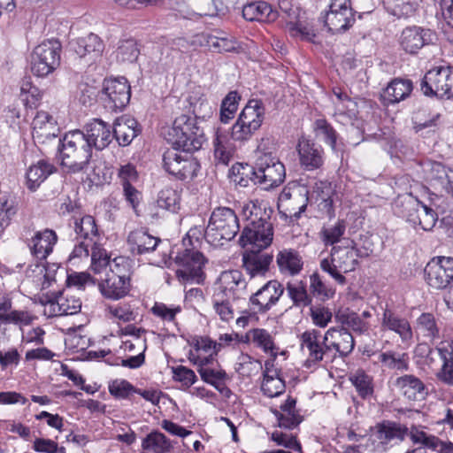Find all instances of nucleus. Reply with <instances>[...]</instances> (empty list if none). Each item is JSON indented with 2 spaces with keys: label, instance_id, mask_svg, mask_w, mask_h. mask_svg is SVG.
<instances>
[{
  "label": "nucleus",
  "instance_id": "1",
  "mask_svg": "<svg viewBox=\"0 0 453 453\" xmlns=\"http://www.w3.org/2000/svg\"><path fill=\"white\" fill-rule=\"evenodd\" d=\"M271 207L250 201L242 207L244 227L239 238L242 252V267L250 279L265 277L270 270L273 256L263 250L273 239V223Z\"/></svg>",
  "mask_w": 453,
  "mask_h": 453
},
{
  "label": "nucleus",
  "instance_id": "2",
  "mask_svg": "<svg viewBox=\"0 0 453 453\" xmlns=\"http://www.w3.org/2000/svg\"><path fill=\"white\" fill-rule=\"evenodd\" d=\"M56 142V156L67 172L76 173L87 168L92 157V150L83 131H69Z\"/></svg>",
  "mask_w": 453,
  "mask_h": 453
},
{
  "label": "nucleus",
  "instance_id": "3",
  "mask_svg": "<svg viewBox=\"0 0 453 453\" xmlns=\"http://www.w3.org/2000/svg\"><path fill=\"white\" fill-rule=\"evenodd\" d=\"M165 137L168 142L180 148L184 152L200 150L206 141L203 128L187 114H181L174 119L172 127L168 128L165 134Z\"/></svg>",
  "mask_w": 453,
  "mask_h": 453
},
{
  "label": "nucleus",
  "instance_id": "4",
  "mask_svg": "<svg viewBox=\"0 0 453 453\" xmlns=\"http://www.w3.org/2000/svg\"><path fill=\"white\" fill-rule=\"evenodd\" d=\"M240 230L235 211L228 207L215 208L205 228V239L214 246L223 245V241L233 240Z\"/></svg>",
  "mask_w": 453,
  "mask_h": 453
},
{
  "label": "nucleus",
  "instance_id": "5",
  "mask_svg": "<svg viewBox=\"0 0 453 453\" xmlns=\"http://www.w3.org/2000/svg\"><path fill=\"white\" fill-rule=\"evenodd\" d=\"M395 213L405 219L415 228L419 226L425 231L433 229L438 219L434 209L411 195L398 197L395 203Z\"/></svg>",
  "mask_w": 453,
  "mask_h": 453
},
{
  "label": "nucleus",
  "instance_id": "6",
  "mask_svg": "<svg viewBox=\"0 0 453 453\" xmlns=\"http://www.w3.org/2000/svg\"><path fill=\"white\" fill-rule=\"evenodd\" d=\"M62 44L58 39H47L35 46L30 56V69L37 77H47L61 62Z\"/></svg>",
  "mask_w": 453,
  "mask_h": 453
},
{
  "label": "nucleus",
  "instance_id": "7",
  "mask_svg": "<svg viewBox=\"0 0 453 453\" xmlns=\"http://www.w3.org/2000/svg\"><path fill=\"white\" fill-rule=\"evenodd\" d=\"M175 263L179 268L175 274L180 282L183 284H202L205 279L203 267L207 258L196 247H185L182 251L177 253Z\"/></svg>",
  "mask_w": 453,
  "mask_h": 453
},
{
  "label": "nucleus",
  "instance_id": "8",
  "mask_svg": "<svg viewBox=\"0 0 453 453\" xmlns=\"http://www.w3.org/2000/svg\"><path fill=\"white\" fill-rule=\"evenodd\" d=\"M255 183L269 190L280 186L286 178L284 165L273 153L260 155L253 168Z\"/></svg>",
  "mask_w": 453,
  "mask_h": 453
},
{
  "label": "nucleus",
  "instance_id": "9",
  "mask_svg": "<svg viewBox=\"0 0 453 453\" xmlns=\"http://www.w3.org/2000/svg\"><path fill=\"white\" fill-rule=\"evenodd\" d=\"M420 90L429 97H453V70L449 66L435 67L426 73L420 81Z\"/></svg>",
  "mask_w": 453,
  "mask_h": 453
},
{
  "label": "nucleus",
  "instance_id": "10",
  "mask_svg": "<svg viewBox=\"0 0 453 453\" xmlns=\"http://www.w3.org/2000/svg\"><path fill=\"white\" fill-rule=\"evenodd\" d=\"M180 148L173 147L163 154V167L177 180H193L200 169L199 163L191 156L183 155Z\"/></svg>",
  "mask_w": 453,
  "mask_h": 453
},
{
  "label": "nucleus",
  "instance_id": "11",
  "mask_svg": "<svg viewBox=\"0 0 453 453\" xmlns=\"http://www.w3.org/2000/svg\"><path fill=\"white\" fill-rule=\"evenodd\" d=\"M350 0H331L329 10L320 19L333 34L347 31L356 21Z\"/></svg>",
  "mask_w": 453,
  "mask_h": 453
},
{
  "label": "nucleus",
  "instance_id": "12",
  "mask_svg": "<svg viewBox=\"0 0 453 453\" xmlns=\"http://www.w3.org/2000/svg\"><path fill=\"white\" fill-rule=\"evenodd\" d=\"M425 280L433 288L442 290L453 285V257H434L424 269Z\"/></svg>",
  "mask_w": 453,
  "mask_h": 453
},
{
  "label": "nucleus",
  "instance_id": "13",
  "mask_svg": "<svg viewBox=\"0 0 453 453\" xmlns=\"http://www.w3.org/2000/svg\"><path fill=\"white\" fill-rule=\"evenodd\" d=\"M309 202V190L306 187L294 185L283 188L278 198V209L286 218L299 219L306 210Z\"/></svg>",
  "mask_w": 453,
  "mask_h": 453
},
{
  "label": "nucleus",
  "instance_id": "14",
  "mask_svg": "<svg viewBox=\"0 0 453 453\" xmlns=\"http://www.w3.org/2000/svg\"><path fill=\"white\" fill-rule=\"evenodd\" d=\"M300 346L303 352L307 353L305 364L307 366L317 365L322 361L331 362L334 355L326 349L324 336L317 329L307 330L300 336Z\"/></svg>",
  "mask_w": 453,
  "mask_h": 453
},
{
  "label": "nucleus",
  "instance_id": "15",
  "mask_svg": "<svg viewBox=\"0 0 453 453\" xmlns=\"http://www.w3.org/2000/svg\"><path fill=\"white\" fill-rule=\"evenodd\" d=\"M102 99L104 106L111 111H121L129 103L131 87L125 77L104 80Z\"/></svg>",
  "mask_w": 453,
  "mask_h": 453
},
{
  "label": "nucleus",
  "instance_id": "16",
  "mask_svg": "<svg viewBox=\"0 0 453 453\" xmlns=\"http://www.w3.org/2000/svg\"><path fill=\"white\" fill-rule=\"evenodd\" d=\"M284 291L285 288L279 280H268L250 296L249 300L250 309L255 313H266L279 302Z\"/></svg>",
  "mask_w": 453,
  "mask_h": 453
},
{
  "label": "nucleus",
  "instance_id": "17",
  "mask_svg": "<svg viewBox=\"0 0 453 453\" xmlns=\"http://www.w3.org/2000/svg\"><path fill=\"white\" fill-rule=\"evenodd\" d=\"M32 136L35 143L39 145H52L56 147L60 136V128L57 120L47 111H38L32 122Z\"/></svg>",
  "mask_w": 453,
  "mask_h": 453
},
{
  "label": "nucleus",
  "instance_id": "18",
  "mask_svg": "<svg viewBox=\"0 0 453 453\" xmlns=\"http://www.w3.org/2000/svg\"><path fill=\"white\" fill-rule=\"evenodd\" d=\"M436 35L434 31L421 27H405L399 37L401 48L409 54H416L424 46L433 43Z\"/></svg>",
  "mask_w": 453,
  "mask_h": 453
},
{
  "label": "nucleus",
  "instance_id": "19",
  "mask_svg": "<svg viewBox=\"0 0 453 453\" xmlns=\"http://www.w3.org/2000/svg\"><path fill=\"white\" fill-rule=\"evenodd\" d=\"M299 164L301 167L308 172L320 169L325 162L323 148L314 142L302 137L296 145Z\"/></svg>",
  "mask_w": 453,
  "mask_h": 453
},
{
  "label": "nucleus",
  "instance_id": "20",
  "mask_svg": "<svg viewBox=\"0 0 453 453\" xmlns=\"http://www.w3.org/2000/svg\"><path fill=\"white\" fill-rule=\"evenodd\" d=\"M324 341L334 359L337 354L347 357L355 347L353 335L344 326L329 328L324 334Z\"/></svg>",
  "mask_w": 453,
  "mask_h": 453
},
{
  "label": "nucleus",
  "instance_id": "21",
  "mask_svg": "<svg viewBox=\"0 0 453 453\" xmlns=\"http://www.w3.org/2000/svg\"><path fill=\"white\" fill-rule=\"evenodd\" d=\"M72 50L81 58L96 62L102 58L105 49L103 39L94 33L78 37L71 42Z\"/></svg>",
  "mask_w": 453,
  "mask_h": 453
},
{
  "label": "nucleus",
  "instance_id": "22",
  "mask_svg": "<svg viewBox=\"0 0 453 453\" xmlns=\"http://www.w3.org/2000/svg\"><path fill=\"white\" fill-rule=\"evenodd\" d=\"M84 135L90 143V149L102 150L112 141L113 134L111 126L99 119H94L84 127Z\"/></svg>",
  "mask_w": 453,
  "mask_h": 453
},
{
  "label": "nucleus",
  "instance_id": "23",
  "mask_svg": "<svg viewBox=\"0 0 453 453\" xmlns=\"http://www.w3.org/2000/svg\"><path fill=\"white\" fill-rule=\"evenodd\" d=\"M46 305H49L50 316L73 315L81 309V301L80 298L58 291L52 293L48 297Z\"/></svg>",
  "mask_w": 453,
  "mask_h": 453
},
{
  "label": "nucleus",
  "instance_id": "24",
  "mask_svg": "<svg viewBox=\"0 0 453 453\" xmlns=\"http://www.w3.org/2000/svg\"><path fill=\"white\" fill-rule=\"evenodd\" d=\"M161 239L150 234L143 228L131 231L127 236V245L132 255H147L156 250Z\"/></svg>",
  "mask_w": 453,
  "mask_h": 453
},
{
  "label": "nucleus",
  "instance_id": "25",
  "mask_svg": "<svg viewBox=\"0 0 453 453\" xmlns=\"http://www.w3.org/2000/svg\"><path fill=\"white\" fill-rule=\"evenodd\" d=\"M247 287L242 273L238 270L223 272L219 277V285L215 293L226 294V297L234 300L241 298Z\"/></svg>",
  "mask_w": 453,
  "mask_h": 453
},
{
  "label": "nucleus",
  "instance_id": "26",
  "mask_svg": "<svg viewBox=\"0 0 453 453\" xmlns=\"http://www.w3.org/2000/svg\"><path fill=\"white\" fill-rule=\"evenodd\" d=\"M374 435L379 441L378 448L386 450L391 441L404 440L408 435V427L398 422L383 420L375 426Z\"/></svg>",
  "mask_w": 453,
  "mask_h": 453
},
{
  "label": "nucleus",
  "instance_id": "27",
  "mask_svg": "<svg viewBox=\"0 0 453 453\" xmlns=\"http://www.w3.org/2000/svg\"><path fill=\"white\" fill-rule=\"evenodd\" d=\"M394 387L405 398L411 401L425 399L427 390L424 382L412 374L398 377L394 381Z\"/></svg>",
  "mask_w": 453,
  "mask_h": 453
},
{
  "label": "nucleus",
  "instance_id": "28",
  "mask_svg": "<svg viewBox=\"0 0 453 453\" xmlns=\"http://www.w3.org/2000/svg\"><path fill=\"white\" fill-rule=\"evenodd\" d=\"M278 421V426L284 429L292 430L303 421L299 411L296 409V399L288 396L280 410L271 409Z\"/></svg>",
  "mask_w": 453,
  "mask_h": 453
},
{
  "label": "nucleus",
  "instance_id": "29",
  "mask_svg": "<svg viewBox=\"0 0 453 453\" xmlns=\"http://www.w3.org/2000/svg\"><path fill=\"white\" fill-rule=\"evenodd\" d=\"M141 133L138 122L128 116L118 118L114 122L113 136L120 146H127Z\"/></svg>",
  "mask_w": 453,
  "mask_h": 453
},
{
  "label": "nucleus",
  "instance_id": "30",
  "mask_svg": "<svg viewBox=\"0 0 453 453\" xmlns=\"http://www.w3.org/2000/svg\"><path fill=\"white\" fill-rule=\"evenodd\" d=\"M381 328L395 332L403 342L410 341L412 338V329L409 321L389 309H386L382 314Z\"/></svg>",
  "mask_w": 453,
  "mask_h": 453
},
{
  "label": "nucleus",
  "instance_id": "31",
  "mask_svg": "<svg viewBox=\"0 0 453 453\" xmlns=\"http://www.w3.org/2000/svg\"><path fill=\"white\" fill-rule=\"evenodd\" d=\"M98 288L104 297L119 300L128 295L131 283L105 273L104 278L98 283Z\"/></svg>",
  "mask_w": 453,
  "mask_h": 453
},
{
  "label": "nucleus",
  "instance_id": "32",
  "mask_svg": "<svg viewBox=\"0 0 453 453\" xmlns=\"http://www.w3.org/2000/svg\"><path fill=\"white\" fill-rule=\"evenodd\" d=\"M276 263L282 274L295 276L300 273L303 261L299 252L293 249H284L276 256Z\"/></svg>",
  "mask_w": 453,
  "mask_h": 453
},
{
  "label": "nucleus",
  "instance_id": "33",
  "mask_svg": "<svg viewBox=\"0 0 453 453\" xmlns=\"http://www.w3.org/2000/svg\"><path fill=\"white\" fill-rule=\"evenodd\" d=\"M57 241L55 231L49 228L38 231L31 239V252L37 258L45 259L52 252Z\"/></svg>",
  "mask_w": 453,
  "mask_h": 453
},
{
  "label": "nucleus",
  "instance_id": "34",
  "mask_svg": "<svg viewBox=\"0 0 453 453\" xmlns=\"http://www.w3.org/2000/svg\"><path fill=\"white\" fill-rule=\"evenodd\" d=\"M439 357L442 365L437 372V378L453 387V340H444L439 343Z\"/></svg>",
  "mask_w": 453,
  "mask_h": 453
},
{
  "label": "nucleus",
  "instance_id": "35",
  "mask_svg": "<svg viewBox=\"0 0 453 453\" xmlns=\"http://www.w3.org/2000/svg\"><path fill=\"white\" fill-rule=\"evenodd\" d=\"M279 16L277 10L264 1L248 4L242 8V17L248 21L273 22Z\"/></svg>",
  "mask_w": 453,
  "mask_h": 453
},
{
  "label": "nucleus",
  "instance_id": "36",
  "mask_svg": "<svg viewBox=\"0 0 453 453\" xmlns=\"http://www.w3.org/2000/svg\"><path fill=\"white\" fill-rule=\"evenodd\" d=\"M329 257L334 259L338 268L345 273L353 272L358 265V250L354 247L343 249L341 246H333Z\"/></svg>",
  "mask_w": 453,
  "mask_h": 453
},
{
  "label": "nucleus",
  "instance_id": "37",
  "mask_svg": "<svg viewBox=\"0 0 453 453\" xmlns=\"http://www.w3.org/2000/svg\"><path fill=\"white\" fill-rule=\"evenodd\" d=\"M413 89L409 79L395 78L384 89L383 97L389 104H395L410 96Z\"/></svg>",
  "mask_w": 453,
  "mask_h": 453
},
{
  "label": "nucleus",
  "instance_id": "38",
  "mask_svg": "<svg viewBox=\"0 0 453 453\" xmlns=\"http://www.w3.org/2000/svg\"><path fill=\"white\" fill-rule=\"evenodd\" d=\"M73 229L77 235V240H84L97 243L99 239V231L96 219L90 215H84L81 218H73Z\"/></svg>",
  "mask_w": 453,
  "mask_h": 453
},
{
  "label": "nucleus",
  "instance_id": "39",
  "mask_svg": "<svg viewBox=\"0 0 453 453\" xmlns=\"http://www.w3.org/2000/svg\"><path fill=\"white\" fill-rule=\"evenodd\" d=\"M56 167L50 162L41 159L32 165L27 172V185L31 191H35L42 182L56 172Z\"/></svg>",
  "mask_w": 453,
  "mask_h": 453
},
{
  "label": "nucleus",
  "instance_id": "40",
  "mask_svg": "<svg viewBox=\"0 0 453 453\" xmlns=\"http://www.w3.org/2000/svg\"><path fill=\"white\" fill-rule=\"evenodd\" d=\"M265 115V109L263 102L258 99H250L242 110L239 118L245 120L251 128L257 131L262 126Z\"/></svg>",
  "mask_w": 453,
  "mask_h": 453
},
{
  "label": "nucleus",
  "instance_id": "41",
  "mask_svg": "<svg viewBox=\"0 0 453 453\" xmlns=\"http://www.w3.org/2000/svg\"><path fill=\"white\" fill-rule=\"evenodd\" d=\"M141 446L145 453H170L173 449L170 439L157 430L148 434L142 439Z\"/></svg>",
  "mask_w": 453,
  "mask_h": 453
},
{
  "label": "nucleus",
  "instance_id": "42",
  "mask_svg": "<svg viewBox=\"0 0 453 453\" xmlns=\"http://www.w3.org/2000/svg\"><path fill=\"white\" fill-rule=\"evenodd\" d=\"M333 94L337 98L335 105V115L349 121L356 119L357 113V103L341 88H334Z\"/></svg>",
  "mask_w": 453,
  "mask_h": 453
},
{
  "label": "nucleus",
  "instance_id": "43",
  "mask_svg": "<svg viewBox=\"0 0 453 453\" xmlns=\"http://www.w3.org/2000/svg\"><path fill=\"white\" fill-rule=\"evenodd\" d=\"M213 147L215 160L227 165L233 156V145L228 134L218 128L213 139Z\"/></svg>",
  "mask_w": 453,
  "mask_h": 453
},
{
  "label": "nucleus",
  "instance_id": "44",
  "mask_svg": "<svg viewBox=\"0 0 453 453\" xmlns=\"http://www.w3.org/2000/svg\"><path fill=\"white\" fill-rule=\"evenodd\" d=\"M285 289L292 301V307L304 308L311 305L312 297L308 294L306 284L303 281H288Z\"/></svg>",
  "mask_w": 453,
  "mask_h": 453
},
{
  "label": "nucleus",
  "instance_id": "45",
  "mask_svg": "<svg viewBox=\"0 0 453 453\" xmlns=\"http://www.w3.org/2000/svg\"><path fill=\"white\" fill-rule=\"evenodd\" d=\"M416 333L429 341L440 338V326L434 314L422 313L416 322Z\"/></svg>",
  "mask_w": 453,
  "mask_h": 453
},
{
  "label": "nucleus",
  "instance_id": "46",
  "mask_svg": "<svg viewBox=\"0 0 453 453\" xmlns=\"http://www.w3.org/2000/svg\"><path fill=\"white\" fill-rule=\"evenodd\" d=\"M419 0H381L388 13L396 18H407L414 14Z\"/></svg>",
  "mask_w": 453,
  "mask_h": 453
},
{
  "label": "nucleus",
  "instance_id": "47",
  "mask_svg": "<svg viewBox=\"0 0 453 453\" xmlns=\"http://www.w3.org/2000/svg\"><path fill=\"white\" fill-rule=\"evenodd\" d=\"M201 379L207 384L214 387L220 393H224V390L231 392V390L226 386V381L230 380L228 374L222 368L210 367L208 369H197Z\"/></svg>",
  "mask_w": 453,
  "mask_h": 453
},
{
  "label": "nucleus",
  "instance_id": "48",
  "mask_svg": "<svg viewBox=\"0 0 453 453\" xmlns=\"http://www.w3.org/2000/svg\"><path fill=\"white\" fill-rule=\"evenodd\" d=\"M379 361L382 366L399 372H404L409 369L410 357L407 353H398L393 350L381 352L379 354Z\"/></svg>",
  "mask_w": 453,
  "mask_h": 453
},
{
  "label": "nucleus",
  "instance_id": "49",
  "mask_svg": "<svg viewBox=\"0 0 453 453\" xmlns=\"http://www.w3.org/2000/svg\"><path fill=\"white\" fill-rule=\"evenodd\" d=\"M441 115L431 112L427 108H419L412 116L413 128L417 133L426 128L437 127Z\"/></svg>",
  "mask_w": 453,
  "mask_h": 453
},
{
  "label": "nucleus",
  "instance_id": "50",
  "mask_svg": "<svg viewBox=\"0 0 453 453\" xmlns=\"http://www.w3.org/2000/svg\"><path fill=\"white\" fill-rule=\"evenodd\" d=\"M286 31L296 39H300L311 43H317V34L312 26L302 22L289 20L286 22Z\"/></svg>",
  "mask_w": 453,
  "mask_h": 453
},
{
  "label": "nucleus",
  "instance_id": "51",
  "mask_svg": "<svg viewBox=\"0 0 453 453\" xmlns=\"http://www.w3.org/2000/svg\"><path fill=\"white\" fill-rule=\"evenodd\" d=\"M349 380L362 399L365 400L373 395L372 378L365 371L357 370L349 377Z\"/></svg>",
  "mask_w": 453,
  "mask_h": 453
},
{
  "label": "nucleus",
  "instance_id": "52",
  "mask_svg": "<svg viewBox=\"0 0 453 453\" xmlns=\"http://www.w3.org/2000/svg\"><path fill=\"white\" fill-rule=\"evenodd\" d=\"M235 300L226 296V294L213 293L212 303L215 312L221 320L229 321L234 319V309L232 303Z\"/></svg>",
  "mask_w": 453,
  "mask_h": 453
},
{
  "label": "nucleus",
  "instance_id": "53",
  "mask_svg": "<svg viewBox=\"0 0 453 453\" xmlns=\"http://www.w3.org/2000/svg\"><path fill=\"white\" fill-rule=\"evenodd\" d=\"M180 196L172 188L161 189L157 195V205L164 210L176 212L180 209Z\"/></svg>",
  "mask_w": 453,
  "mask_h": 453
},
{
  "label": "nucleus",
  "instance_id": "54",
  "mask_svg": "<svg viewBox=\"0 0 453 453\" xmlns=\"http://www.w3.org/2000/svg\"><path fill=\"white\" fill-rule=\"evenodd\" d=\"M314 131L318 137L328 144L333 150H336L337 132L332 125L325 119H319L314 123Z\"/></svg>",
  "mask_w": 453,
  "mask_h": 453
},
{
  "label": "nucleus",
  "instance_id": "55",
  "mask_svg": "<svg viewBox=\"0 0 453 453\" xmlns=\"http://www.w3.org/2000/svg\"><path fill=\"white\" fill-rule=\"evenodd\" d=\"M346 231V222L339 219L334 226L323 227L320 231V238L326 246H335Z\"/></svg>",
  "mask_w": 453,
  "mask_h": 453
},
{
  "label": "nucleus",
  "instance_id": "56",
  "mask_svg": "<svg viewBox=\"0 0 453 453\" xmlns=\"http://www.w3.org/2000/svg\"><path fill=\"white\" fill-rule=\"evenodd\" d=\"M310 290L314 296L323 301L332 298L335 294V290L326 285L317 273L310 276Z\"/></svg>",
  "mask_w": 453,
  "mask_h": 453
},
{
  "label": "nucleus",
  "instance_id": "57",
  "mask_svg": "<svg viewBox=\"0 0 453 453\" xmlns=\"http://www.w3.org/2000/svg\"><path fill=\"white\" fill-rule=\"evenodd\" d=\"M139 53L137 43L133 39L120 41L116 50L117 58L122 62L135 61Z\"/></svg>",
  "mask_w": 453,
  "mask_h": 453
},
{
  "label": "nucleus",
  "instance_id": "58",
  "mask_svg": "<svg viewBox=\"0 0 453 453\" xmlns=\"http://www.w3.org/2000/svg\"><path fill=\"white\" fill-rule=\"evenodd\" d=\"M252 342L265 352L275 353L276 349L273 336L264 328H255L250 331Z\"/></svg>",
  "mask_w": 453,
  "mask_h": 453
},
{
  "label": "nucleus",
  "instance_id": "59",
  "mask_svg": "<svg viewBox=\"0 0 453 453\" xmlns=\"http://www.w3.org/2000/svg\"><path fill=\"white\" fill-rule=\"evenodd\" d=\"M261 390L268 397H277L286 390L285 380L282 376L263 379Z\"/></svg>",
  "mask_w": 453,
  "mask_h": 453
},
{
  "label": "nucleus",
  "instance_id": "60",
  "mask_svg": "<svg viewBox=\"0 0 453 453\" xmlns=\"http://www.w3.org/2000/svg\"><path fill=\"white\" fill-rule=\"evenodd\" d=\"M110 257L105 250L101 249L97 243L93 245L91 251L90 268L95 273H100L108 265L110 266Z\"/></svg>",
  "mask_w": 453,
  "mask_h": 453
},
{
  "label": "nucleus",
  "instance_id": "61",
  "mask_svg": "<svg viewBox=\"0 0 453 453\" xmlns=\"http://www.w3.org/2000/svg\"><path fill=\"white\" fill-rule=\"evenodd\" d=\"M256 132L254 128L246 124L245 120L238 117L231 128L229 138L235 142H243L249 141Z\"/></svg>",
  "mask_w": 453,
  "mask_h": 453
},
{
  "label": "nucleus",
  "instance_id": "62",
  "mask_svg": "<svg viewBox=\"0 0 453 453\" xmlns=\"http://www.w3.org/2000/svg\"><path fill=\"white\" fill-rule=\"evenodd\" d=\"M109 392L115 398L127 399L134 393L135 387L126 380H114L109 383Z\"/></svg>",
  "mask_w": 453,
  "mask_h": 453
},
{
  "label": "nucleus",
  "instance_id": "63",
  "mask_svg": "<svg viewBox=\"0 0 453 453\" xmlns=\"http://www.w3.org/2000/svg\"><path fill=\"white\" fill-rule=\"evenodd\" d=\"M262 369V364L250 355H243L242 361L235 365V371L242 377H251L253 373H257Z\"/></svg>",
  "mask_w": 453,
  "mask_h": 453
},
{
  "label": "nucleus",
  "instance_id": "64",
  "mask_svg": "<svg viewBox=\"0 0 453 453\" xmlns=\"http://www.w3.org/2000/svg\"><path fill=\"white\" fill-rule=\"evenodd\" d=\"M109 275H114L116 278L126 280L131 283V273L127 261L123 257H119L113 259L110 265L109 271L106 272Z\"/></svg>",
  "mask_w": 453,
  "mask_h": 453
}]
</instances>
